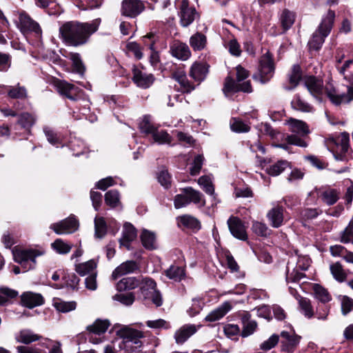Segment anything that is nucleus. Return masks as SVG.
<instances>
[{
  "instance_id": "obj_1",
  "label": "nucleus",
  "mask_w": 353,
  "mask_h": 353,
  "mask_svg": "<svg viewBox=\"0 0 353 353\" xmlns=\"http://www.w3.org/2000/svg\"><path fill=\"white\" fill-rule=\"evenodd\" d=\"M97 21L92 23H79L68 21L59 28V32L63 41L68 46L77 47L85 44L92 34L98 29Z\"/></svg>"
},
{
  "instance_id": "obj_2",
  "label": "nucleus",
  "mask_w": 353,
  "mask_h": 353,
  "mask_svg": "<svg viewBox=\"0 0 353 353\" xmlns=\"http://www.w3.org/2000/svg\"><path fill=\"white\" fill-rule=\"evenodd\" d=\"M336 70L350 83V85L347 86V93H338L333 85L326 87V92L327 97L333 103L339 105L341 103H348L353 100V59L345 60L337 67Z\"/></svg>"
},
{
  "instance_id": "obj_3",
  "label": "nucleus",
  "mask_w": 353,
  "mask_h": 353,
  "mask_svg": "<svg viewBox=\"0 0 353 353\" xmlns=\"http://www.w3.org/2000/svg\"><path fill=\"white\" fill-rule=\"evenodd\" d=\"M236 77L234 80L231 77H227L223 91L225 95L228 93H236L238 92H243L250 93L252 92V88L250 80H246L249 77V72L242 66L238 65L236 68Z\"/></svg>"
},
{
  "instance_id": "obj_4",
  "label": "nucleus",
  "mask_w": 353,
  "mask_h": 353,
  "mask_svg": "<svg viewBox=\"0 0 353 353\" xmlns=\"http://www.w3.org/2000/svg\"><path fill=\"white\" fill-rule=\"evenodd\" d=\"M335 19V13L334 11L329 10L326 15H325L316 30L313 33L311 39L308 42L310 49L314 50H319L325 39L329 35L332 28Z\"/></svg>"
},
{
  "instance_id": "obj_5",
  "label": "nucleus",
  "mask_w": 353,
  "mask_h": 353,
  "mask_svg": "<svg viewBox=\"0 0 353 353\" xmlns=\"http://www.w3.org/2000/svg\"><path fill=\"white\" fill-rule=\"evenodd\" d=\"M327 145L333 153L335 159L343 161L350 147V136L347 132H342L336 137L329 138Z\"/></svg>"
},
{
  "instance_id": "obj_6",
  "label": "nucleus",
  "mask_w": 353,
  "mask_h": 353,
  "mask_svg": "<svg viewBox=\"0 0 353 353\" xmlns=\"http://www.w3.org/2000/svg\"><path fill=\"white\" fill-rule=\"evenodd\" d=\"M274 63L272 55L268 51L261 56L259 60L258 72L253 75V79L265 83L273 77Z\"/></svg>"
},
{
  "instance_id": "obj_7",
  "label": "nucleus",
  "mask_w": 353,
  "mask_h": 353,
  "mask_svg": "<svg viewBox=\"0 0 353 353\" xmlns=\"http://www.w3.org/2000/svg\"><path fill=\"white\" fill-rule=\"evenodd\" d=\"M14 261L20 264L25 271L33 269L36 264V258L41 254L34 250H23L14 248L12 251Z\"/></svg>"
},
{
  "instance_id": "obj_8",
  "label": "nucleus",
  "mask_w": 353,
  "mask_h": 353,
  "mask_svg": "<svg viewBox=\"0 0 353 353\" xmlns=\"http://www.w3.org/2000/svg\"><path fill=\"white\" fill-rule=\"evenodd\" d=\"M308 259L305 257L299 258L295 267L290 265L288 263L286 270V281L289 282H299L301 279L305 276L302 271H305L309 268Z\"/></svg>"
},
{
  "instance_id": "obj_9",
  "label": "nucleus",
  "mask_w": 353,
  "mask_h": 353,
  "mask_svg": "<svg viewBox=\"0 0 353 353\" xmlns=\"http://www.w3.org/2000/svg\"><path fill=\"white\" fill-rule=\"evenodd\" d=\"M304 84L311 95L319 101H321L322 97L324 94L327 96L326 87L329 85H332V83H328L324 88L323 81L314 76L306 77L304 80Z\"/></svg>"
},
{
  "instance_id": "obj_10",
  "label": "nucleus",
  "mask_w": 353,
  "mask_h": 353,
  "mask_svg": "<svg viewBox=\"0 0 353 353\" xmlns=\"http://www.w3.org/2000/svg\"><path fill=\"white\" fill-rule=\"evenodd\" d=\"M117 334L123 339L122 341H130L137 346H142L143 345L140 340L143 337V332L129 326H122L117 331Z\"/></svg>"
},
{
  "instance_id": "obj_11",
  "label": "nucleus",
  "mask_w": 353,
  "mask_h": 353,
  "mask_svg": "<svg viewBox=\"0 0 353 353\" xmlns=\"http://www.w3.org/2000/svg\"><path fill=\"white\" fill-rule=\"evenodd\" d=\"M198 17V13L193 7L189 6L188 0H182L180 6V22L183 27L189 26Z\"/></svg>"
},
{
  "instance_id": "obj_12",
  "label": "nucleus",
  "mask_w": 353,
  "mask_h": 353,
  "mask_svg": "<svg viewBox=\"0 0 353 353\" xmlns=\"http://www.w3.org/2000/svg\"><path fill=\"white\" fill-rule=\"evenodd\" d=\"M144 8V5L140 0H123L121 13L124 16L133 18L141 14Z\"/></svg>"
},
{
  "instance_id": "obj_13",
  "label": "nucleus",
  "mask_w": 353,
  "mask_h": 353,
  "mask_svg": "<svg viewBox=\"0 0 353 353\" xmlns=\"http://www.w3.org/2000/svg\"><path fill=\"white\" fill-rule=\"evenodd\" d=\"M58 234H70L78 228L77 221L73 217H69L60 222L53 223L50 227Z\"/></svg>"
},
{
  "instance_id": "obj_14",
  "label": "nucleus",
  "mask_w": 353,
  "mask_h": 353,
  "mask_svg": "<svg viewBox=\"0 0 353 353\" xmlns=\"http://www.w3.org/2000/svg\"><path fill=\"white\" fill-rule=\"evenodd\" d=\"M281 343L282 350L285 352H292L299 343L301 336L296 334L294 331L281 332Z\"/></svg>"
},
{
  "instance_id": "obj_15",
  "label": "nucleus",
  "mask_w": 353,
  "mask_h": 353,
  "mask_svg": "<svg viewBox=\"0 0 353 353\" xmlns=\"http://www.w3.org/2000/svg\"><path fill=\"white\" fill-rule=\"evenodd\" d=\"M208 73V65L205 63L195 62L190 67L189 76L199 85Z\"/></svg>"
},
{
  "instance_id": "obj_16",
  "label": "nucleus",
  "mask_w": 353,
  "mask_h": 353,
  "mask_svg": "<svg viewBox=\"0 0 353 353\" xmlns=\"http://www.w3.org/2000/svg\"><path fill=\"white\" fill-rule=\"evenodd\" d=\"M228 225L231 234L236 239L245 241L248 236L242 221L236 217H230L228 220Z\"/></svg>"
},
{
  "instance_id": "obj_17",
  "label": "nucleus",
  "mask_w": 353,
  "mask_h": 353,
  "mask_svg": "<svg viewBox=\"0 0 353 353\" xmlns=\"http://www.w3.org/2000/svg\"><path fill=\"white\" fill-rule=\"evenodd\" d=\"M132 79L138 87L145 89L153 83L154 77L152 74H148L134 68Z\"/></svg>"
},
{
  "instance_id": "obj_18",
  "label": "nucleus",
  "mask_w": 353,
  "mask_h": 353,
  "mask_svg": "<svg viewBox=\"0 0 353 353\" xmlns=\"http://www.w3.org/2000/svg\"><path fill=\"white\" fill-rule=\"evenodd\" d=\"M199 327L200 325H195L194 324H185L183 325L174 334L176 343L183 344L191 336L195 334Z\"/></svg>"
},
{
  "instance_id": "obj_19",
  "label": "nucleus",
  "mask_w": 353,
  "mask_h": 353,
  "mask_svg": "<svg viewBox=\"0 0 353 353\" xmlns=\"http://www.w3.org/2000/svg\"><path fill=\"white\" fill-rule=\"evenodd\" d=\"M19 21L21 29L24 33L34 32L39 36L41 34V29L38 23L32 19L27 14L21 13L19 15Z\"/></svg>"
},
{
  "instance_id": "obj_20",
  "label": "nucleus",
  "mask_w": 353,
  "mask_h": 353,
  "mask_svg": "<svg viewBox=\"0 0 353 353\" xmlns=\"http://www.w3.org/2000/svg\"><path fill=\"white\" fill-rule=\"evenodd\" d=\"M137 237V230L130 223H125L123 225L122 237L119 239L120 247H125L127 250H130V243Z\"/></svg>"
},
{
  "instance_id": "obj_21",
  "label": "nucleus",
  "mask_w": 353,
  "mask_h": 353,
  "mask_svg": "<svg viewBox=\"0 0 353 353\" xmlns=\"http://www.w3.org/2000/svg\"><path fill=\"white\" fill-rule=\"evenodd\" d=\"M172 76L180 84L181 92L190 93L195 89V85L188 79L184 70L178 69L172 72Z\"/></svg>"
},
{
  "instance_id": "obj_22",
  "label": "nucleus",
  "mask_w": 353,
  "mask_h": 353,
  "mask_svg": "<svg viewBox=\"0 0 353 353\" xmlns=\"http://www.w3.org/2000/svg\"><path fill=\"white\" fill-rule=\"evenodd\" d=\"M21 299L22 304L28 308L41 305L44 303V299L41 294L32 292H24L21 295Z\"/></svg>"
},
{
  "instance_id": "obj_23",
  "label": "nucleus",
  "mask_w": 353,
  "mask_h": 353,
  "mask_svg": "<svg viewBox=\"0 0 353 353\" xmlns=\"http://www.w3.org/2000/svg\"><path fill=\"white\" fill-rule=\"evenodd\" d=\"M170 52L173 57L181 60H187L191 54L188 45L179 41L171 45Z\"/></svg>"
},
{
  "instance_id": "obj_24",
  "label": "nucleus",
  "mask_w": 353,
  "mask_h": 353,
  "mask_svg": "<svg viewBox=\"0 0 353 353\" xmlns=\"http://www.w3.org/2000/svg\"><path fill=\"white\" fill-rule=\"evenodd\" d=\"M139 269L137 263L134 261H127L119 265L112 272V278L116 280L119 276L132 273Z\"/></svg>"
},
{
  "instance_id": "obj_25",
  "label": "nucleus",
  "mask_w": 353,
  "mask_h": 353,
  "mask_svg": "<svg viewBox=\"0 0 353 353\" xmlns=\"http://www.w3.org/2000/svg\"><path fill=\"white\" fill-rule=\"evenodd\" d=\"M56 87L58 92L63 96L71 100L76 99V95L78 92V88L74 85L68 83L64 81H58L56 83Z\"/></svg>"
},
{
  "instance_id": "obj_26",
  "label": "nucleus",
  "mask_w": 353,
  "mask_h": 353,
  "mask_svg": "<svg viewBox=\"0 0 353 353\" xmlns=\"http://www.w3.org/2000/svg\"><path fill=\"white\" fill-rule=\"evenodd\" d=\"M283 208L277 205L271 209L267 214V216L270 221V224L273 228H279L282 225L283 222Z\"/></svg>"
},
{
  "instance_id": "obj_27",
  "label": "nucleus",
  "mask_w": 353,
  "mask_h": 353,
  "mask_svg": "<svg viewBox=\"0 0 353 353\" xmlns=\"http://www.w3.org/2000/svg\"><path fill=\"white\" fill-rule=\"evenodd\" d=\"M296 19V13L287 8L283 9L279 15V22L283 32L291 28Z\"/></svg>"
},
{
  "instance_id": "obj_28",
  "label": "nucleus",
  "mask_w": 353,
  "mask_h": 353,
  "mask_svg": "<svg viewBox=\"0 0 353 353\" xmlns=\"http://www.w3.org/2000/svg\"><path fill=\"white\" fill-rule=\"evenodd\" d=\"M241 320L243 325L241 336L247 337L252 334L256 329L257 323L255 321L250 320V314L247 312H243L241 316Z\"/></svg>"
},
{
  "instance_id": "obj_29",
  "label": "nucleus",
  "mask_w": 353,
  "mask_h": 353,
  "mask_svg": "<svg viewBox=\"0 0 353 353\" xmlns=\"http://www.w3.org/2000/svg\"><path fill=\"white\" fill-rule=\"evenodd\" d=\"M231 310V305L228 302H225L219 307L212 311L206 316L205 320L209 322H214L219 320L225 316Z\"/></svg>"
},
{
  "instance_id": "obj_30",
  "label": "nucleus",
  "mask_w": 353,
  "mask_h": 353,
  "mask_svg": "<svg viewBox=\"0 0 353 353\" xmlns=\"http://www.w3.org/2000/svg\"><path fill=\"white\" fill-rule=\"evenodd\" d=\"M97 266V261L94 259H91L84 263L76 264L75 271L82 276L87 274L90 275L92 273H97L95 271Z\"/></svg>"
},
{
  "instance_id": "obj_31",
  "label": "nucleus",
  "mask_w": 353,
  "mask_h": 353,
  "mask_svg": "<svg viewBox=\"0 0 353 353\" xmlns=\"http://www.w3.org/2000/svg\"><path fill=\"white\" fill-rule=\"evenodd\" d=\"M8 95L11 99H25L28 97V91L26 87L20 85L18 83L15 86L4 85Z\"/></svg>"
},
{
  "instance_id": "obj_32",
  "label": "nucleus",
  "mask_w": 353,
  "mask_h": 353,
  "mask_svg": "<svg viewBox=\"0 0 353 353\" xmlns=\"http://www.w3.org/2000/svg\"><path fill=\"white\" fill-rule=\"evenodd\" d=\"M141 285V280L132 276L126 277L120 280L117 283V289L119 291L130 290L135 289Z\"/></svg>"
},
{
  "instance_id": "obj_33",
  "label": "nucleus",
  "mask_w": 353,
  "mask_h": 353,
  "mask_svg": "<svg viewBox=\"0 0 353 353\" xmlns=\"http://www.w3.org/2000/svg\"><path fill=\"white\" fill-rule=\"evenodd\" d=\"M288 125L292 134L306 136L310 132L307 124L302 121L291 119L288 121Z\"/></svg>"
},
{
  "instance_id": "obj_34",
  "label": "nucleus",
  "mask_w": 353,
  "mask_h": 353,
  "mask_svg": "<svg viewBox=\"0 0 353 353\" xmlns=\"http://www.w3.org/2000/svg\"><path fill=\"white\" fill-rule=\"evenodd\" d=\"M207 44V38L201 32H196L190 38V45L194 51L203 50Z\"/></svg>"
},
{
  "instance_id": "obj_35",
  "label": "nucleus",
  "mask_w": 353,
  "mask_h": 353,
  "mask_svg": "<svg viewBox=\"0 0 353 353\" xmlns=\"http://www.w3.org/2000/svg\"><path fill=\"white\" fill-rule=\"evenodd\" d=\"M41 338V336L34 334L32 330L28 329L21 330L16 336V339L18 342L24 344H30L39 341Z\"/></svg>"
},
{
  "instance_id": "obj_36",
  "label": "nucleus",
  "mask_w": 353,
  "mask_h": 353,
  "mask_svg": "<svg viewBox=\"0 0 353 353\" xmlns=\"http://www.w3.org/2000/svg\"><path fill=\"white\" fill-rule=\"evenodd\" d=\"M155 281L150 278H145L141 281L140 290L144 299L150 298V295L152 294V291H155L156 289Z\"/></svg>"
},
{
  "instance_id": "obj_37",
  "label": "nucleus",
  "mask_w": 353,
  "mask_h": 353,
  "mask_svg": "<svg viewBox=\"0 0 353 353\" xmlns=\"http://www.w3.org/2000/svg\"><path fill=\"white\" fill-rule=\"evenodd\" d=\"M141 240L145 248L148 250L157 248L156 236L154 232L143 230L141 234Z\"/></svg>"
},
{
  "instance_id": "obj_38",
  "label": "nucleus",
  "mask_w": 353,
  "mask_h": 353,
  "mask_svg": "<svg viewBox=\"0 0 353 353\" xmlns=\"http://www.w3.org/2000/svg\"><path fill=\"white\" fill-rule=\"evenodd\" d=\"M320 196L323 203L332 205L339 200V192L335 189L328 188L322 191Z\"/></svg>"
},
{
  "instance_id": "obj_39",
  "label": "nucleus",
  "mask_w": 353,
  "mask_h": 353,
  "mask_svg": "<svg viewBox=\"0 0 353 353\" xmlns=\"http://www.w3.org/2000/svg\"><path fill=\"white\" fill-rule=\"evenodd\" d=\"M185 191L190 203H193L194 204H201V206L205 205V203L203 199V196L199 191L191 187L185 188Z\"/></svg>"
},
{
  "instance_id": "obj_40",
  "label": "nucleus",
  "mask_w": 353,
  "mask_h": 353,
  "mask_svg": "<svg viewBox=\"0 0 353 353\" xmlns=\"http://www.w3.org/2000/svg\"><path fill=\"white\" fill-rule=\"evenodd\" d=\"M301 77L302 74L300 66L299 65H293L292 71L289 74V81L292 86L285 87V89L290 90L294 88L299 84L300 80L301 79Z\"/></svg>"
},
{
  "instance_id": "obj_41",
  "label": "nucleus",
  "mask_w": 353,
  "mask_h": 353,
  "mask_svg": "<svg viewBox=\"0 0 353 353\" xmlns=\"http://www.w3.org/2000/svg\"><path fill=\"white\" fill-rule=\"evenodd\" d=\"M165 274L170 279L174 281H180L185 276L184 269L176 266L171 265L168 270L165 271Z\"/></svg>"
},
{
  "instance_id": "obj_42",
  "label": "nucleus",
  "mask_w": 353,
  "mask_h": 353,
  "mask_svg": "<svg viewBox=\"0 0 353 353\" xmlns=\"http://www.w3.org/2000/svg\"><path fill=\"white\" fill-rule=\"evenodd\" d=\"M181 224L186 228L197 231L201 228V223L195 217L190 215H183L179 217Z\"/></svg>"
},
{
  "instance_id": "obj_43",
  "label": "nucleus",
  "mask_w": 353,
  "mask_h": 353,
  "mask_svg": "<svg viewBox=\"0 0 353 353\" xmlns=\"http://www.w3.org/2000/svg\"><path fill=\"white\" fill-rule=\"evenodd\" d=\"M313 290L315 298L322 303H327L332 299L328 291L319 284H314Z\"/></svg>"
},
{
  "instance_id": "obj_44",
  "label": "nucleus",
  "mask_w": 353,
  "mask_h": 353,
  "mask_svg": "<svg viewBox=\"0 0 353 353\" xmlns=\"http://www.w3.org/2000/svg\"><path fill=\"white\" fill-rule=\"evenodd\" d=\"M230 129L236 133L248 132L250 127L245 123L241 119L238 118H232L230 121Z\"/></svg>"
},
{
  "instance_id": "obj_45",
  "label": "nucleus",
  "mask_w": 353,
  "mask_h": 353,
  "mask_svg": "<svg viewBox=\"0 0 353 353\" xmlns=\"http://www.w3.org/2000/svg\"><path fill=\"white\" fill-rule=\"evenodd\" d=\"M290 166L288 161L281 160L267 168L268 173L271 176H278Z\"/></svg>"
},
{
  "instance_id": "obj_46",
  "label": "nucleus",
  "mask_w": 353,
  "mask_h": 353,
  "mask_svg": "<svg viewBox=\"0 0 353 353\" xmlns=\"http://www.w3.org/2000/svg\"><path fill=\"white\" fill-rule=\"evenodd\" d=\"M110 325L108 321L97 320L92 325L87 327V330L92 333L101 334L107 330Z\"/></svg>"
},
{
  "instance_id": "obj_47",
  "label": "nucleus",
  "mask_w": 353,
  "mask_h": 353,
  "mask_svg": "<svg viewBox=\"0 0 353 353\" xmlns=\"http://www.w3.org/2000/svg\"><path fill=\"white\" fill-rule=\"evenodd\" d=\"M94 230L95 236L99 239H102L105 236L107 232L106 223L103 217L96 216L94 219Z\"/></svg>"
},
{
  "instance_id": "obj_48",
  "label": "nucleus",
  "mask_w": 353,
  "mask_h": 353,
  "mask_svg": "<svg viewBox=\"0 0 353 353\" xmlns=\"http://www.w3.org/2000/svg\"><path fill=\"white\" fill-rule=\"evenodd\" d=\"M68 57L72 61L74 70L83 74L85 72V66L82 62L80 54L78 53L70 52Z\"/></svg>"
},
{
  "instance_id": "obj_49",
  "label": "nucleus",
  "mask_w": 353,
  "mask_h": 353,
  "mask_svg": "<svg viewBox=\"0 0 353 353\" xmlns=\"http://www.w3.org/2000/svg\"><path fill=\"white\" fill-rule=\"evenodd\" d=\"M105 202L111 208H115L120 204L119 193L116 190H111L105 194Z\"/></svg>"
},
{
  "instance_id": "obj_50",
  "label": "nucleus",
  "mask_w": 353,
  "mask_h": 353,
  "mask_svg": "<svg viewBox=\"0 0 353 353\" xmlns=\"http://www.w3.org/2000/svg\"><path fill=\"white\" fill-rule=\"evenodd\" d=\"M291 105L294 110L305 112H310L312 110V107L303 101L299 95L295 96L291 102Z\"/></svg>"
},
{
  "instance_id": "obj_51",
  "label": "nucleus",
  "mask_w": 353,
  "mask_h": 353,
  "mask_svg": "<svg viewBox=\"0 0 353 353\" xmlns=\"http://www.w3.org/2000/svg\"><path fill=\"white\" fill-rule=\"evenodd\" d=\"M340 241L343 243H353V221H350L347 226L341 232Z\"/></svg>"
},
{
  "instance_id": "obj_52",
  "label": "nucleus",
  "mask_w": 353,
  "mask_h": 353,
  "mask_svg": "<svg viewBox=\"0 0 353 353\" xmlns=\"http://www.w3.org/2000/svg\"><path fill=\"white\" fill-rule=\"evenodd\" d=\"M76 303L74 301L65 302L61 300H57L54 302V307L61 312H68L76 308Z\"/></svg>"
},
{
  "instance_id": "obj_53",
  "label": "nucleus",
  "mask_w": 353,
  "mask_h": 353,
  "mask_svg": "<svg viewBox=\"0 0 353 353\" xmlns=\"http://www.w3.org/2000/svg\"><path fill=\"white\" fill-rule=\"evenodd\" d=\"M152 135L154 141L158 142L159 143L161 144H170L172 141V137L170 136L168 133L163 130L159 131L156 128Z\"/></svg>"
},
{
  "instance_id": "obj_54",
  "label": "nucleus",
  "mask_w": 353,
  "mask_h": 353,
  "mask_svg": "<svg viewBox=\"0 0 353 353\" xmlns=\"http://www.w3.org/2000/svg\"><path fill=\"white\" fill-rule=\"evenodd\" d=\"M53 249L59 254H65L71 250L72 245L65 243L63 240L58 239L52 243Z\"/></svg>"
},
{
  "instance_id": "obj_55",
  "label": "nucleus",
  "mask_w": 353,
  "mask_h": 353,
  "mask_svg": "<svg viewBox=\"0 0 353 353\" xmlns=\"http://www.w3.org/2000/svg\"><path fill=\"white\" fill-rule=\"evenodd\" d=\"M35 122L34 117L30 113H22L18 120V123L24 129H29Z\"/></svg>"
},
{
  "instance_id": "obj_56",
  "label": "nucleus",
  "mask_w": 353,
  "mask_h": 353,
  "mask_svg": "<svg viewBox=\"0 0 353 353\" xmlns=\"http://www.w3.org/2000/svg\"><path fill=\"white\" fill-rule=\"evenodd\" d=\"M18 296V292L6 287L0 288V305H3L8 299H12Z\"/></svg>"
},
{
  "instance_id": "obj_57",
  "label": "nucleus",
  "mask_w": 353,
  "mask_h": 353,
  "mask_svg": "<svg viewBox=\"0 0 353 353\" xmlns=\"http://www.w3.org/2000/svg\"><path fill=\"white\" fill-rule=\"evenodd\" d=\"M303 136H301L297 134H292L287 135L285 139L288 144L294 145L301 148H306L307 146V143L303 139Z\"/></svg>"
},
{
  "instance_id": "obj_58",
  "label": "nucleus",
  "mask_w": 353,
  "mask_h": 353,
  "mask_svg": "<svg viewBox=\"0 0 353 353\" xmlns=\"http://www.w3.org/2000/svg\"><path fill=\"white\" fill-rule=\"evenodd\" d=\"M299 303L302 312L306 317L311 318L313 316L314 312L310 299L301 297L299 299Z\"/></svg>"
},
{
  "instance_id": "obj_59",
  "label": "nucleus",
  "mask_w": 353,
  "mask_h": 353,
  "mask_svg": "<svg viewBox=\"0 0 353 353\" xmlns=\"http://www.w3.org/2000/svg\"><path fill=\"white\" fill-rule=\"evenodd\" d=\"M198 183L203 190L208 194L212 195L214 188L212 185L210 178L208 176H202L198 179Z\"/></svg>"
},
{
  "instance_id": "obj_60",
  "label": "nucleus",
  "mask_w": 353,
  "mask_h": 353,
  "mask_svg": "<svg viewBox=\"0 0 353 353\" xmlns=\"http://www.w3.org/2000/svg\"><path fill=\"white\" fill-rule=\"evenodd\" d=\"M174 204L176 209L185 207L190 204L185 188L182 190L181 193L175 196L174 199Z\"/></svg>"
},
{
  "instance_id": "obj_61",
  "label": "nucleus",
  "mask_w": 353,
  "mask_h": 353,
  "mask_svg": "<svg viewBox=\"0 0 353 353\" xmlns=\"http://www.w3.org/2000/svg\"><path fill=\"white\" fill-rule=\"evenodd\" d=\"M330 271L334 278L339 282H342L345 279V274L340 263H336L330 265Z\"/></svg>"
},
{
  "instance_id": "obj_62",
  "label": "nucleus",
  "mask_w": 353,
  "mask_h": 353,
  "mask_svg": "<svg viewBox=\"0 0 353 353\" xmlns=\"http://www.w3.org/2000/svg\"><path fill=\"white\" fill-rule=\"evenodd\" d=\"M252 230L256 235L260 236H266L269 234L268 226L261 222L254 221L252 225Z\"/></svg>"
},
{
  "instance_id": "obj_63",
  "label": "nucleus",
  "mask_w": 353,
  "mask_h": 353,
  "mask_svg": "<svg viewBox=\"0 0 353 353\" xmlns=\"http://www.w3.org/2000/svg\"><path fill=\"white\" fill-rule=\"evenodd\" d=\"M156 128H155L150 122L148 116H145L143 120L139 123V129L141 132L146 134H152Z\"/></svg>"
},
{
  "instance_id": "obj_64",
  "label": "nucleus",
  "mask_w": 353,
  "mask_h": 353,
  "mask_svg": "<svg viewBox=\"0 0 353 353\" xmlns=\"http://www.w3.org/2000/svg\"><path fill=\"white\" fill-rule=\"evenodd\" d=\"M141 347L137 346L130 341H121L119 345L120 350L123 351V353H136Z\"/></svg>"
}]
</instances>
